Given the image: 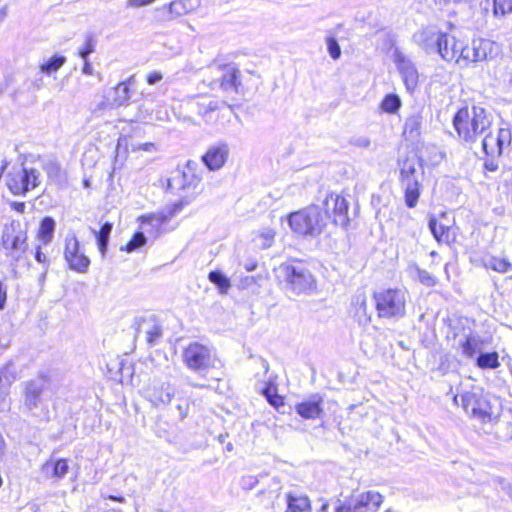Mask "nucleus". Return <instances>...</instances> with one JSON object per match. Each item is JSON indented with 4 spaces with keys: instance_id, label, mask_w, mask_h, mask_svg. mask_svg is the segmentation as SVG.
Returning a JSON list of instances; mask_svg holds the SVG:
<instances>
[{
    "instance_id": "a211bd4d",
    "label": "nucleus",
    "mask_w": 512,
    "mask_h": 512,
    "mask_svg": "<svg viewBox=\"0 0 512 512\" xmlns=\"http://www.w3.org/2000/svg\"><path fill=\"white\" fill-rule=\"evenodd\" d=\"M323 205L325 208L324 215H326V219L329 216V211L332 210L334 224L343 228L348 226V202L344 197L331 193L326 196L325 200L323 201Z\"/></svg>"
},
{
    "instance_id": "b1692460",
    "label": "nucleus",
    "mask_w": 512,
    "mask_h": 512,
    "mask_svg": "<svg viewBox=\"0 0 512 512\" xmlns=\"http://www.w3.org/2000/svg\"><path fill=\"white\" fill-rule=\"evenodd\" d=\"M459 52V41L446 32H444L442 39H440L436 54H438L444 61H455L457 53Z\"/></svg>"
},
{
    "instance_id": "5701e85b",
    "label": "nucleus",
    "mask_w": 512,
    "mask_h": 512,
    "mask_svg": "<svg viewBox=\"0 0 512 512\" xmlns=\"http://www.w3.org/2000/svg\"><path fill=\"white\" fill-rule=\"evenodd\" d=\"M228 155V145L226 143H218L207 150V152L202 156V160L209 170L215 171L225 164Z\"/></svg>"
},
{
    "instance_id": "de8ad7c7",
    "label": "nucleus",
    "mask_w": 512,
    "mask_h": 512,
    "mask_svg": "<svg viewBox=\"0 0 512 512\" xmlns=\"http://www.w3.org/2000/svg\"><path fill=\"white\" fill-rule=\"evenodd\" d=\"M189 402L186 399H179L178 403L175 405L174 409L177 412V416L179 420H183L186 418L189 412Z\"/></svg>"
},
{
    "instance_id": "c756f323",
    "label": "nucleus",
    "mask_w": 512,
    "mask_h": 512,
    "mask_svg": "<svg viewBox=\"0 0 512 512\" xmlns=\"http://www.w3.org/2000/svg\"><path fill=\"white\" fill-rule=\"evenodd\" d=\"M55 227L56 222L52 217L47 216L41 220L38 237L44 244L52 241Z\"/></svg>"
},
{
    "instance_id": "bf43d9fd",
    "label": "nucleus",
    "mask_w": 512,
    "mask_h": 512,
    "mask_svg": "<svg viewBox=\"0 0 512 512\" xmlns=\"http://www.w3.org/2000/svg\"><path fill=\"white\" fill-rule=\"evenodd\" d=\"M84 65L82 67V73L85 75H94V69L89 61V59L83 60Z\"/></svg>"
},
{
    "instance_id": "e433bc0d",
    "label": "nucleus",
    "mask_w": 512,
    "mask_h": 512,
    "mask_svg": "<svg viewBox=\"0 0 512 512\" xmlns=\"http://www.w3.org/2000/svg\"><path fill=\"white\" fill-rule=\"evenodd\" d=\"M66 63V57L62 55H54L46 62L40 65V71L43 74L51 75L57 72Z\"/></svg>"
},
{
    "instance_id": "603ef678",
    "label": "nucleus",
    "mask_w": 512,
    "mask_h": 512,
    "mask_svg": "<svg viewBox=\"0 0 512 512\" xmlns=\"http://www.w3.org/2000/svg\"><path fill=\"white\" fill-rule=\"evenodd\" d=\"M185 204L186 203L181 200L179 202L174 203L171 207H169L167 211H165L166 214L169 215V220L172 219L177 213H179Z\"/></svg>"
},
{
    "instance_id": "e2e57ef3",
    "label": "nucleus",
    "mask_w": 512,
    "mask_h": 512,
    "mask_svg": "<svg viewBox=\"0 0 512 512\" xmlns=\"http://www.w3.org/2000/svg\"><path fill=\"white\" fill-rule=\"evenodd\" d=\"M35 259L39 263H47V256L41 252L40 248L36 250Z\"/></svg>"
},
{
    "instance_id": "f03ea898",
    "label": "nucleus",
    "mask_w": 512,
    "mask_h": 512,
    "mask_svg": "<svg viewBox=\"0 0 512 512\" xmlns=\"http://www.w3.org/2000/svg\"><path fill=\"white\" fill-rule=\"evenodd\" d=\"M454 402L460 404L464 412L481 423H492L500 414L498 399L486 393L480 386H472L454 396Z\"/></svg>"
},
{
    "instance_id": "4d7b16f0",
    "label": "nucleus",
    "mask_w": 512,
    "mask_h": 512,
    "mask_svg": "<svg viewBox=\"0 0 512 512\" xmlns=\"http://www.w3.org/2000/svg\"><path fill=\"white\" fill-rule=\"evenodd\" d=\"M7 300V286L0 281V310H3Z\"/></svg>"
},
{
    "instance_id": "0e129e2a",
    "label": "nucleus",
    "mask_w": 512,
    "mask_h": 512,
    "mask_svg": "<svg viewBox=\"0 0 512 512\" xmlns=\"http://www.w3.org/2000/svg\"><path fill=\"white\" fill-rule=\"evenodd\" d=\"M260 364L262 368L264 369V372L267 373L269 371V363L266 359L260 358Z\"/></svg>"
},
{
    "instance_id": "4468645a",
    "label": "nucleus",
    "mask_w": 512,
    "mask_h": 512,
    "mask_svg": "<svg viewBox=\"0 0 512 512\" xmlns=\"http://www.w3.org/2000/svg\"><path fill=\"white\" fill-rule=\"evenodd\" d=\"M383 502L381 494L368 491L351 497V499L335 508V512H368L376 511Z\"/></svg>"
},
{
    "instance_id": "8fccbe9b",
    "label": "nucleus",
    "mask_w": 512,
    "mask_h": 512,
    "mask_svg": "<svg viewBox=\"0 0 512 512\" xmlns=\"http://www.w3.org/2000/svg\"><path fill=\"white\" fill-rule=\"evenodd\" d=\"M259 483V479L257 476L247 475L243 476L241 479V486L245 490H251Z\"/></svg>"
},
{
    "instance_id": "c85d7f7f",
    "label": "nucleus",
    "mask_w": 512,
    "mask_h": 512,
    "mask_svg": "<svg viewBox=\"0 0 512 512\" xmlns=\"http://www.w3.org/2000/svg\"><path fill=\"white\" fill-rule=\"evenodd\" d=\"M133 77H130L128 81H123L118 83V85L114 88V98L113 105L115 107H120L126 105L130 100V88L128 83L132 81Z\"/></svg>"
},
{
    "instance_id": "052dcab7",
    "label": "nucleus",
    "mask_w": 512,
    "mask_h": 512,
    "mask_svg": "<svg viewBox=\"0 0 512 512\" xmlns=\"http://www.w3.org/2000/svg\"><path fill=\"white\" fill-rule=\"evenodd\" d=\"M262 237L264 238V247H270L271 243L273 241L274 234L272 231H267L262 234Z\"/></svg>"
},
{
    "instance_id": "dca6fc26",
    "label": "nucleus",
    "mask_w": 512,
    "mask_h": 512,
    "mask_svg": "<svg viewBox=\"0 0 512 512\" xmlns=\"http://www.w3.org/2000/svg\"><path fill=\"white\" fill-rule=\"evenodd\" d=\"M175 388L169 382L154 380L145 390L146 399L155 408H164L169 405L174 397Z\"/></svg>"
},
{
    "instance_id": "423d86ee",
    "label": "nucleus",
    "mask_w": 512,
    "mask_h": 512,
    "mask_svg": "<svg viewBox=\"0 0 512 512\" xmlns=\"http://www.w3.org/2000/svg\"><path fill=\"white\" fill-rule=\"evenodd\" d=\"M326 215L317 205H310L302 210L292 212L288 216L290 228L297 234L306 237L319 236L326 226Z\"/></svg>"
},
{
    "instance_id": "a878e982",
    "label": "nucleus",
    "mask_w": 512,
    "mask_h": 512,
    "mask_svg": "<svg viewBox=\"0 0 512 512\" xmlns=\"http://www.w3.org/2000/svg\"><path fill=\"white\" fill-rule=\"evenodd\" d=\"M68 471V461L63 458L47 461L42 466V473L46 476V478L53 479L54 481L63 479Z\"/></svg>"
},
{
    "instance_id": "1a4fd4ad",
    "label": "nucleus",
    "mask_w": 512,
    "mask_h": 512,
    "mask_svg": "<svg viewBox=\"0 0 512 512\" xmlns=\"http://www.w3.org/2000/svg\"><path fill=\"white\" fill-rule=\"evenodd\" d=\"M210 71L216 76V78L210 82L211 89L214 90L218 88L227 95L239 93L241 72L235 65H214L210 67Z\"/></svg>"
},
{
    "instance_id": "cd10ccee",
    "label": "nucleus",
    "mask_w": 512,
    "mask_h": 512,
    "mask_svg": "<svg viewBox=\"0 0 512 512\" xmlns=\"http://www.w3.org/2000/svg\"><path fill=\"white\" fill-rule=\"evenodd\" d=\"M200 4V0H175L169 4V12L175 16H182L196 10Z\"/></svg>"
},
{
    "instance_id": "f3484780",
    "label": "nucleus",
    "mask_w": 512,
    "mask_h": 512,
    "mask_svg": "<svg viewBox=\"0 0 512 512\" xmlns=\"http://www.w3.org/2000/svg\"><path fill=\"white\" fill-rule=\"evenodd\" d=\"M197 168V162L188 161L182 172H177L175 176L168 180V190L195 189L201 181V176L196 172Z\"/></svg>"
},
{
    "instance_id": "3c124183",
    "label": "nucleus",
    "mask_w": 512,
    "mask_h": 512,
    "mask_svg": "<svg viewBox=\"0 0 512 512\" xmlns=\"http://www.w3.org/2000/svg\"><path fill=\"white\" fill-rule=\"evenodd\" d=\"M262 394L264 395L265 398L268 396H273V395L278 394L277 386L271 379H269L266 382L265 387L262 389Z\"/></svg>"
},
{
    "instance_id": "6e6d98bb",
    "label": "nucleus",
    "mask_w": 512,
    "mask_h": 512,
    "mask_svg": "<svg viewBox=\"0 0 512 512\" xmlns=\"http://www.w3.org/2000/svg\"><path fill=\"white\" fill-rule=\"evenodd\" d=\"M163 79L162 73L153 71L147 75L146 81L149 85H155Z\"/></svg>"
},
{
    "instance_id": "69168bd1",
    "label": "nucleus",
    "mask_w": 512,
    "mask_h": 512,
    "mask_svg": "<svg viewBox=\"0 0 512 512\" xmlns=\"http://www.w3.org/2000/svg\"><path fill=\"white\" fill-rule=\"evenodd\" d=\"M5 446H6L5 440L2 436V434L0 433V455L4 452Z\"/></svg>"
},
{
    "instance_id": "5fc2aeb1",
    "label": "nucleus",
    "mask_w": 512,
    "mask_h": 512,
    "mask_svg": "<svg viewBox=\"0 0 512 512\" xmlns=\"http://www.w3.org/2000/svg\"><path fill=\"white\" fill-rule=\"evenodd\" d=\"M266 400L269 402L271 406L275 407L276 409L284 405V399L279 394L268 396L266 397Z\"/></svg>"
},
{
    "instance_id": "473e14b6",
    "label": "nucleus",
    "mask_w": 512,
    "mask_h": 512,
    "mask_svg": "<svg viewBox=\"0 0 512 512\" xmlns=\"http://www.w3.org/2000/svg\"><path fill=\"white\" fill-rule=\"evenodd\" d=\"M112 228H113L112 223L105 222L101 226L99 231L93 230V232L96 236L98 248H99L100 252L102 253V255H104L107 250Z\"/></svg>"
},
{
    "instance_id": "f257e3e1",
    "label": "nucleus",
    "mask_w": 512,
    "mask_h": 512,
    "mask_svg": "<svg viewBox=\"0 0 512 512\" xmlns=\"http://www.w3.org/2000/svg\"><path fill=\"white\" fill-rule=\"evenodd\" d=\"M493 124V115L480 105L460 108L453 117V126L465 144H474Z\"/></svg>"
},
{
    "instance_id": "2eb2a0df",
    "label": "nucleus",
    "mask_w": 512,
    "mask_h": 512,
    "mask_svg": "<svg viewBox=\"0 0 512 512\" xmlns=\"http://www.w3.org/2000/svg\"><path fill=\"white\" fill-rule=\"evenodd\" d=\"M64 258L71 270L78 273L87 272L90 259L83 253H80V244L75 235L66 237Z\"/></svg>"
},
{
    "instance_id": "338daca9",
    "label": "nucleus",
    "mask_w": 512,
    "mask_h": 512,
    "mask_svg": "<svg viewBox=\"0 0 512 512\" xmlns=\"http://www.w3.org/2000/svg\"><path fill=\"white\" fill-rule=\"evenodd\" d=\"M366 308H367V303H366V299L363 297L360 301V306H359V310H362L363 312L366 311Z\"/></svg>"
},
{
    "instance_id": "c9c22d12",
    "label": "nucleus",
    "mask_w": 512,
    "mask_h": 512,
    "mask_svg": "<svg viewBox=\"0 0 512 512\" xmlns=\"http://www.w3.org/2000/svg\"><path fill=\"white\" fill-rule=\"evenodd\" d=\"M208 279L218 288L221 294H227L231 287L230 279L219 270L209 272Z\"/></svg>"
},
{
    "instance_id": "2f4dec72",
    "label": "nucleus",
    "mask_w": 512,
    "mask_h": 512,
    "mask_svg": "<svg viewBox=\"0 0 512 512\" xmlns=\"http://www.w3.org/2000/svg\"><path fill=\"white\" fill-rule=\"evenodd\" d=\"M483 266L499 273H506L511 269L512 264L506 258L488 256L483 259Z\"/></svg>"
},
{
    "instance_id": "bb28decb",
    "label": "nucleus",
    "mask_w": 512,
    "mask_h": 512,
    "mask_svg": "<svg viewBox=\"0 0 512 512\" xmlns=\"http://www.w3.org/2000/svg\"><path fill=\"white\" fill-rule=\"evenodd\" d=\"M139 329L140 331L144 330L149 346L157 345L163 335L162 326L154 318H151L149 321H144Z\"/></svg>"
},
{
    "instance_id": "49530a36",
    "label": "nucleus",
    "mask_w": 512,
    "mask_h": 512,
    "mask_svg": "<svg viewBox=\"0 0 512 512\" xmlns=\"http://www.w3.org/2000/svg\"><path fill=\"white\" fill-rule=\"evenodd\" d=\"M328 53L332 59L337 60L341 56V48L334 37H328L326 39Z\"/></svg>"
},
{
    "instance_id": "79ce46f5",
    "label": "nucleus",
    "mask_w": 512,
    "mask_h": 512,
    "mask_svg": "<svg viewBox=\"0 0 512 512\" xmlns=\"http://www.w3.org/2000/svg\"><path fill=\"white\" fill-rule=\"evenodd\" d=\"M495 16H504L512 13V0H493Z\"/></svg>"
},
{
    "instance_id": "4c0bfd02",
    "label": "nucleus",
    "mask_w": 512,
    "mask_h": 512,
    "mask_svg": "<svg viewBox=\"0 0 512 512\" xmlns=\"http://www.w3.org/2000/svg\"><path fill=\"white\" fill-rule=\"evenodd\" d=\"M497 352L480 353L476 364L482 369H495L500 366Z\"/></svg>"
},
{
    "instance_id": "20e7f679",
    "label": "nucleus",
    "mask_w": 512,
    "mask_h": 512,
    "mask_svg": "<svg viewBox=\"0 0 512 512\" xmlns=\"http://www.w3.org/2000/svg\"><path fill=\"white\" fill-rule=\"evenodd\" d=\"M27 225L19 220L5 224L1 234L0 247L11 266L20 262L28 249Z\"/></svg>"
},
{
    "instance_id": "37998d69",
    "label": "nucleus",
    "mask_w": 512,
    "mask_h": 512,
    "mask_svg": "<svg viewBox=\"0 0 512 512\" xmlns=\"http://www.w3.org/2000/svg\"><path fill=\"white\" fill-rule=\"evenodd\" d=\"M146 243V236L143 232H136L131 240L126 245V251L127 252H133L142 246H144Z\"/></svg>"
},
{
    "instance_id": "13d9d810",
    "label": "nucleus",
    "mask_w": 512,
    "mask_h": 512,
    "mask_svg": "<svg viewBox=\"0 0 512 512\" xmlns=\"http://www.w3.org/2000/svg\"><path fill=\"white\" fill-rule=\"evenodd\" d=\"M484 167L488 171L495 172L499 168V165H498V162L495 161V158L489 157L485 161Z\"/></svg>"
},
{
    "instance_id": "58836bf2",
    "label": "nucleus",
    "mask_w": 512,
    "mask_h": 512,
    "mask_svg": "<svg viewBox=\"0 0 512 512\" xmlns=\"http://www.w3.org/2000/svg\"><path fill=\"white\" fill-rule=\"evenodd\" d=\"M43 170L46 172L47 177L55 183H59L63 178L61 167L55 160L45 161L43 164Z\"/></svg>"
},
{
    "instance_id": "9d476101",
    "label": "nucleus",
    "mask_w": 512,
    "mask_h": 512,
    "mask_svg": "<svg viewBox=\"0 0 512 512\" xmlns=\"http://www.w3.org/2000/svg\"><path fill=\"white\" fill-rule=\"evenodd\" d=\"M183 362L188 369L202 373L213 367L211 350L198 342L190 343L183 351Z\"/></svg>"
},
{
    "instance_id": "f8f14e48",
    "label": "nucleus",
    "mask_w": 512,
    "mask_h": 512,
    "mask_svg": "<svg viewBox=\"0 0 512 512\" xmlns=\"http://www.w3.org/2000/svg\"><path fill=\"white\" fill-rule=\"evenodd\" d=\"M23 408L32 415L37 416L35 412L43 406L42 395L47 388V380L44 377H38L23 382Z\"/></svg>"
},
{
    "instance_id": "4be33fe9",
    "label": "nucleus",
    "mask_w": 512,
    "mask_h": 512,
    "mask_svg": "<svg viewBox=\"0 0 512 512\" xmlns=\"http://www.w3.org/2000/svg\"><path fill=\"white\" fill-rule=\"evenodd\" d=\"M396 66L402 76L403 82L408 91L412 92L418 84V71L413 62L402 52L396 50L394 53Z\"/></svg>"
},
{
    "instance_id": "412c9836",
    "label": "nucleus",
    "mask_w": 512,
    "mask_h": 512,
    "mask_svg": "<svg viewBox=\"0 0 512 512\" xmlns=\"http://www.w3.org/2000/svg\"><path fill=\"white\" fill-rule=\"evenodd\" d=\"M452 331L454 340L460 336L457 347L461 349L462 354L467 358H473L482 345L479 336L474 334L471 330L466 333L464 328L457 326L452 327Z\"/></svg>"
},
{
    "instance_id": "39448f33",
    "label": "nucleus",
    "mask_w": 512,
    "mask_h": 512,
    "mask_svg": "<svg viewBox=\"0 0 512 512\" xmlns=\"http://www.w3.org/2000/svg\"><path fill=\"white\" fill-rule=\"evenodd\" d=\"M407 291L387 288L374 292L373 300L377 316L381 319L398 320L406 314Z\"/></svg>"
},
{
    "instance_id": "a18cd8bd",
    "label": "nucleus",
    "mask_w": 512,
    "mask_h": 512,
    "mask_svg": "<svg viewBox=\"0 0 512 512\" xmlns=\"http://www.w3.org/2000/svg\"><path fill=\"white\" fill-rule=\"evenodd\" d=\"M198 114L205 117L208 113L214 112L220 108L218 100H210L208 103H197Z\"/></svg>"
},
{
    "instance_id": "72a5a7b5",
    "label": "nucleus",
    "mask_w": 512,
    "mask_h": 512,
    "mask_svg": "<svg viewBox=\"0 0 512 512\" xmlns=\"http://www.w3.org/2000/svg\"><path fill=\"white\" fill-rule=\"evenodd\" d=\"M398 227L412 238H415L419 233V224L410 214H404L400 217Z\"/></svg>"
},
{
    "instance_id": "09e8293b",
    "label": "nucleus",
    "mask_w": 512,
    "mask_h": 512,
    "mask_svg": "<svg viewBox=\"0 0 512 512\" xmlns=\"http://www.w3.org/2000/svg\"><path fill=\"white\" fill-rule=\"evenodd\" d=\"M420 127V119L418 116L410 117L405 122V131H408L410 134L418 133Z\"/></svg>"
},
{
    "instance_id": "864d4df0",
    "label": "nucleus",
    "mask_w": 512,
    "mask_h": 512,
    "mask_svg": "<svg viewBox=\"0 0 512 512\" xmlns=\"http://www.w3.org/2000/svg\"><path fill=\"white\" fill-rule=\"evenodd\" d=\"M155 0H127L126 7L127 8H140L143 6L150 5Z\"/></svg>"
},
{
    "instance_id": "7ed1b4c3",
    "label": "nucleus",
    "mask_w": 512,
    "mask_h": 512,
    "mask_svg": "<svg viewBox=\"0 0 512 512\" xmlns=\"http://www.w3.org/2000/svg\"><path fill=\"white\" fill-rule=\"evenodd\" d=\"M274 273L278 282L288 293L308 294L315 289L312 273L301 262L282 263L274 269Z\"/></svg>"
},
{
    "instance_id": "c03bdc74",
    "label": "nucleus",
    "mask_w": 512,
    "mask_h": 512,
    "mask_svg": "<svg viewBox=\"0 0 512 512\" xmlns=\"http://www.w3.org/2000/svg\"><path fill=\"white\" fill-rule=\"evenodd\" d=\"M416 274L419 282L425 285L426 287H433L437 283L436 278L431 273L424 269L416 267Z\"/></svg>"
},
{
    "instance_id": "a19ab883",
    "label": "nucleus",
    "mask_w": 512,
    "mask_h": 512,
    "mask_svg": "<svg viewBox=\"0 0 512 512\" xmlns=\"http://www.w3.org/2000/svg\"><path fill=\"white\" fill-rule=\"evenodd\" d=\"M96 40L93 34H87L82 48L79 49L78 55L82 60L88 59L89 55L95 52Z\"/></svg>"
},
{
    "instance_id": "7c9ffc66",
    "label": "nucleus",
    "mask_w": 512,
    "mask_h": 512,
    "mask_svg": "<svg viewBox=\"0 0 512 512\" xmlns=\"http://www.w3.org/2000/svg\"><path fill=\"white\" fill-rule=\"evenodd\" d=\"M142 225V227L145 228L146 225L151 226L152 228L159 229L169 221V215L166 214V212H158V213H152L149 215H143L140 216L138 219Z\"/></svg>"
},
{
    "instance_id": "774afa93",
    "label": "nucleus",
    "mask_w": 512,
    "mask_h": 512,
    "mask_svg": "<svg viewBox=\"0 0 512 512\" xmlns=\"http://www.w3.org/2000/svg\"><path fill=\"white\" fill-rule=\"evenodd\" d=\"M505 489H507V492H508L509 496L512 498V485L511 484H507Z\"/></svg>"
},
{
    "instance_id": "9b49d317",
    "label": "nucleus",
    "mask_w": 512,
    "mask_h": 512,
    "mask_svg": "<svg viewBox=\"0 0 512 512\" xmlns=\"http://www.w3.org/2000/svg\"><path fill=\"white\" fill-rule=\"evenodd\" d=\"M494 43L487 39H474L470 45L463 46L459 42V52L455 62L457 64H464L467 66L469 63L481 62L488 59L492 53Z\"/></svg>"
},
{
    "instance_id": "ddd939ff",
    "label": "nucleus",
    "mask_w": 512,
    "mask_h": 512,
    "mask_svg": "<svg viewBox=\"0 0 512 512\" xmlns=\"http://www.w3.org/2000/svg\"><path fill=\"white\" fill-rule=\"evenodd\" d=\"M482 150L488 156L496 158L502 155L505 147L509 146L512 140L511 131L507 128H499L494 134L492 128L482 136Z\"/></svg>"
},
{
    "instance_id": "f704fd0d",
    "label": "nucleus",
    "mask_w": 512,
    "mask_h": 512,
    "mask_svg": "<svg viewBox=\"0 0 512 512\" xmlns=\"http://www.w3.org/2000/svg\"><path fill=\"white\" fill-rule=\"evenodd\" d=\"M428 226L434 238L438 242H449V228L441 224L438 225L437 219L434 215L430 216Z\"/></svg>"
},
{
    "instance_id": "0eeeda50",
    "label": "nucleus",
    "mask_w": 512,
    "mask_h": 512,
    "mask_svg": "<svg viewBox=\"0 0 512 512\" xmlns=\"http://www.w3.org/2000/svg\"><path fill=\"white\" fill-rule=\"evenodd\" d=\"M418 160L415 157H406L398 160L400 170V186L404 192L405 204L414 208L421 194V183L417 174Z\"/></svg>"
},
{
    "instance_id": "393cba45",
    "label": "nucleus",
    "mask_w": 512,
    "mask_h": 512,
    "mask_svg": "<svg viewBox=\"0 0 512 512\" xmlns=\"http://www.w3.org/2000/svg\"><path fill=\"white\" fill-rule=\"evenodd\" d=\"M285 512H312L311 501L306 494L290 491L285 495Z\"/></svg>"
},
{
    "instance_id": "aec40b11",
    "label": "nucleus",
    "mask_w": 512,
    "mask_h": 512,
    "mask_svg": "<svg viewBox=\"0 0 512 512\" xmlns=\"http://www.w3.org/2000/svg\"><path fill=\"white\" fill-rule=\"evenodd\" d=\"M444 32L435 26H427L416 31L413 36V42L418 45L425 53L435 54L438 43L442 39Z\"/></svg>"
},
{
    "instance_id": "6e6552de",
    "label": "nucleus",
    "mask_w": 512,
    "mask_h": 512,
    "mask_svg": "<svg viewBox=\"0 0 512 512\" xmlns=\"http://www.w3.org/2000/svg\"><path fill=\"white\" fill-rule=\"evenodd\" d=\"M42 181L39 170L32 167H22L7 174L6 184L14 195L25 196L29 191L37 188Z\"/></svg>"
},
{
    "instance_id": "ea45409f",
    "label": "nucleus",
    "mask_w": 512,
    "mask_h": 512,
    "mask_svg": "<svg viewBox=\"0 0 512 512\" xmlns=\"http://www.w3.org/2000/svg\"><path fill=\"white\" fill-rule=\"evenodd\" d=\"M401 107V100L396 94H388L381 102V109L384 112L393 114Z\"/></svg>"
},
{
    "instance_id": "6ab92c4d",
    "label": "nucleus",
    "mask_w": 512,
    "mask_h": 512,
    "mask_svg": "<svg viewBox=\"0 0 512 512\" xmlns=\"http://www.w3.org/2000/svg\"><path fill=\"white\" fill-rule=\"evenodd\" d=\"M324 397L319 393H313L295 405L296 413L306 420L321 418L324 414Z\"/></svg>"
},
{
    "instance_id": "680f3d73",
    "label": "nucleus",
    "mask_w": 512,
    "mask_h": 512,
    "mask_svg": "<svg viewBox=\"0 0 512 512\" xmlns=\"http://www.w3.org/2000/svg\"><path fill=\"white\" fill-rule=\"evenodd\" d=\"M11 208L19 213H24L26 205L24 202H12Z\"/></svg>"
}]
</instances>
